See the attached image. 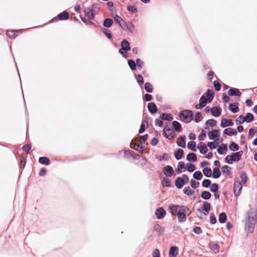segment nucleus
Listing matches in <instances>:
<instances>
[{"instance_id":"f257e3e1","label":"nucleus","mask_w":257,"mask_h":257,"mask_svg":"<svg viewBox=\"0 0 257 257\" xmlns=\"http://www.w3.org/2000/svg\"><path fill=\"white\" fill-rule=\"evenodd\" d=\"M169 210L173 215L177 216L179 222H184L186 216L190 214L189 208L182 205L170 204Z\"/></svg>"},{"instance_id":"f03ea898","label":"nucleus","mask_w":257,"mask_h":257,"mask_svg":"<svg viewBox=\"0 0 257 257\" xmlns=\"http://www.w3.org/2000/svg\"><path fill=\"white\" fill-rule=\"evenodd\" d=\"M214 97V92L208 89L200 98L199 103L195 105V108L199 109L204 107L207 103L210 102Z\"/></svg>"},{"instance_id":"7ed1b4c3","label":"nucleus","mask_w":257,"mask_h":257,"mask_svg":"<svg viewBox=\"0 0 257 257\" xmlns=\"http://www.w3.org/2000/svg\"><path fill=\"white\" fill-rule=\"evenodd\" d=\"M256 218L251 212L247 213V219L246 222L245 230L248 233H252L254 230Z\"/></svg>"},{"instance_id":"20e7f679","label":"nucleus","mask_w":257,"mask_h":257,"mask_svg":"<svg viewBox=\"0 0 257 257\" xmlns=\"http://www.w3.org/2000/svg\"><path fill=\"white\" fill-rule=\"evenodd\" d=\"M179 117L181 120L188 123L193 119V113L191 110H182L180 113Z\"/></svg>"},{"instance_id":"39448f33","label":"nucleus","mask_w":257,"mask_h":257,"mask_svg":"<svg viewBox=\"0 0 257 257\" xmlns=\"http://www.w3.org/2000/svg\"><path fill=\"white\" fill-rule=\"evenodd\" d=\"M242 152L239 151L227 155L225 157V161L228 164H232L233 162H237L240 160Z\"/></svg>"},{"instance_id":"423d86ee","label":"nucleus","mask_w":257,"mask_h":257,"mask_svg":"<svg viewBox=\"0 0 257 257\" xmlns=\"http://www.w3.org/2000/svg\"><path fill=\"white\" fill-rule=\"evenodd\" d=\"M208 136L210 140L218 141L219 140L220 133L217 130H213L208 133Z\"/></svg>"},{"instance_id":"0eeeda50","label":"nucleus","mask_w":257,"mask_h":257,"mask_svg":"<svg viewBox=\"0 0 257 257\" xmlns=\"http://www.w3.org/2000/svg\"><path fill=\"white\" fill-rule=\"evenodd\" d=\"M242 185L241 182H240L239 180H235L234 184V193L236 196L239 195Z\"/></svg>"},{"instance_id":"6e6552de","label":"nucleus","mask_w":257,"mask_h":257,"mask_svg":"<svg viewBox=\"0 0 257 257\" xmlns=\"http://www.w3.org/2000/svg\"><path fill=\"white\" fill-rule=\"evenodd\" d=\"M233 124L232 120L230 119L222 118L221 120L220 126L222 128L233 126Z\"/></svg>"},{"instance_id":"1a4fd4ad","label":"nucleus","mask_w":257,"mask_h":257,"mask_svg":"<svg viewBox=\"0 0 257 257\" xmlns=\"http://www.w3.org/2000/svg\"><path fill=\"white\" fill-rule=\"evenodd\" d=\"M163 172L166 177H171L174 173V170L171 166L167 165L163 168Z\"/></svg>"},{"instance_id":"9d476101","label":"nucleus","mask_w":257,"mask_h":257,"mask_svg":"<svg viewBox=\"0 0 257 257\" xmlns=\"http://www.w3.org/2000/svg\"><path fill=\"white\" fill-rule=\"evenodd\" d=\"M212 115L214 117H218L221 115V108L219 106L213 107L210 109Z\"/></svg>"},{"instance_id":"9b49d317","label":"nucleus","mask_w":257,"mask_h":257,"mask_svg":"<svg viewBox=\"0 0 257 257\" xmlns=\"http://www.w3.org/2000/svg\"><path fill=\"white\" fill-rule=\"evenodd\" d=\"M164 132L165 134V137L171 140L173 139L174 136H173V131L172 129L169 127H165L164 128Z\"/></svg>"},{"instance_id":"f8f14e48","label":"nucleus","mask_w":257,"mask_h":257,"mask_svg":"<svg viewBox=\"0 0 257 257\" xmlns=\"http://www.w3.org/2000/svg\"><path fill=\"white\" fill-rule=\"evenodd\" d=\"M211 205L208 202H204L201 210L203 211L204 215H206L208 214L209 210H210Z\"/></svg>"},{"instance_id":"ddd939ff","label":"nucleus","mask_w":257,"mask_h":257,"mask_svg":"<svg viewBox=\"0 0 257 257\" xmlns=\"http://www.w3.org/2000/svg\"><path fill=\"white\" fill-rule=\"evenodd\" d=\"M237 134L236 130L229 127L223 131V134L229 136H235Z\"/></svg>"},{"instance_id":"4468645a","label":"nucleus","mask_w":257,"mask_h":257,"mask_svg":"<svg viewBox=\"0 0 257 257\" xmlns=\"http://www.w3.org/2000/svg\"><path fill=\"white\" fill-rule=\"evenodd\" d=\"M179 248L177 246H172L169 251V257H176L178 254Z\"/></svg>"},{"instance_id":"2eb2a0df","label":"nucleus","mask_w":257,"mask_h":257,"mask_svg":"<svg viewBox=\"0 0 257 257\" xmlns=\"http://www.w3.org/2000/svg\"><path fill=\"white\" fill-rule=\"evenodd\" d=\"M155 214L158 219H161L165 217L166 211L162 208H159L156 210Z\"/></svg>"},{"instance_id":"dca6fc26","label":"nucleus","mask_w":257,"mask_h":257,"mask_svg":"<svg viewBox=\"0 0 257 257\" xmlns=\"http://www.w3.org/2000/svg\"><path fill=\"white\" fill-rule=\"evenodd\" d=\"M198 149L199 150V152L201 154H205L208 150L207 147L206 145L203 143H200L197 146Z\"/></svg>"},{"instance_id":"f3484780","label":"nucleus","mask_w":257,"mask_h":257,"mask_svg":"<svg viewBox=\"0 0 257 257\" xmlns=\"http://www.w3.org/2000/svg\"><path fill=\"white\" fill-rule=\"evenodd\" d=\"M227 145L224 144H222L221 145H220L217 149V152L220 155L225 154L227 152Z\"/></svg>"},{"instance_id":"a211bd4d","label":"nucleus","mask_w":257,"mask_h":257,"mask_svg":"<svg viewBox=\"0 0 257 257\" xmlns=\"http://www.w3.org/2000/svg\"><path fill=\"white\" fill-rule=\"evenodd\" d=\"M185 184L184 180L181 177H178L176 179L175 181V185L177 188L180 189Z\"/></svg>"},{"instance_id":"6ab92c4d","label":"nucleus","mask_w":257,"mask_h":257,"mask_svg":"<svg viewBox=\"0 0 257 257\" xmlns=\"http://www.w3.org/2000/svg\"><path fill=\"white\" fill-rule=\"evenodd\" d=\"M131 48L128 42L125 40H123L121 42V49L125 51H129Z\"/></svg>"},{"instance_id":"aec40b11","label":"nucleus","mask_w":257,"mask_h":257,"mask_svg":"<svg viewBox=\"0 0 257 257\" xmlns=\"http://www.w3.org/2000/svg\"><path fill=\"white\" fill-rule=\"evenodd\" d=\"M123 29L127 30L131 33H133L135 30V26L133 24L132 22H128L127 23L125 22Z\"/></svg>"},{"instance_id":"412c9836","label":"nucleus","mask_w":257,"mask_h":257,"mask_svg":"<svg viewBox=\"0 0 257 257\" xmlns=\"http://www.w3.org/2000/svg\"><path fill=\"white\" fill-rule=\"evenodd\" d=\"M84 14L88 19L91 20L94 18L93 11L90 8H86L84 10Z\"/></svg>"},{"instance_id":"4be33fe9","label":"nucleus","mask_w":257,"mask_h":257,"mask_svg":"<svg viewBox=\"0 0 257 257\" xmlns=\"http://www.w3.org/2000/svg\"><path fill=\"white\" fill-rule=\"evenodd\" d=\"M238 103H230L229 105V109L233 113H236L239 111Z\"/></svg>"},{"instance_id":"5701e85b","label":"nucleus","mask_w":257,"mask_h":257,"mask_svg":"<svg viewBox=\"0 0 257 257\" xmlns=\"http://www.w3.org/2000/svg\"><path fill=\"white\" fill-rule=\"evenodd\" d=\"M186 170L185 165L183 162H179L178 164L177 169L176 171L178 173H181L184 172Z\"/></svg>"},{"instance_id":"b1692460","label":"nucleus","mask_w":257,"mask_h":257,"mask_svg":"<svg viewBox=\"0 0 257 257\" xmlns=\"http://www.w3.org/2000/svg\"><path fill=\"white\" fill-rule=\"evenodd\" d=\"M185 137H180L177 141V144L178 146L185 148L186 147V142L185 141Z\"/></svg>"},{"instance_id":"393cba45","label":"nucleus","mask_w":257,"mask_h":257,"mask_svg":"<svg viewBox=\"0 0 257 257\" xmlns=\"http://www.w3.org/2000/svg\"><path fill=\"white\" fill-rule=\"evenodd\" d=\"M148 108L149 110L152 113H155L157 112V106L156 104L153 102H150L148 105Z\"/></svg>"},{"instance_id":"a878e982","label":"nucleus","mask_w":257,"mask_h":257,"mask_svg":"<svg viewBox=\"0 0 257 257\" xmlns=\"http://www.w3.org/2000/svg\"><path fill=\"white\" fill-rule=\"evenodd\" d=\"M228 95L230 96H239L241 93L237 88H231L228 91Z\"/></svg>"},{"instance_id":"bb28decb","label":"nucleus","mask_w":257,"mask_h":257,"mask_svg":"<svg viewBox=\"0 0 257 257\" xmlns=\"http://www.w3.org/2000/svg\"><path fill=\"white\" fill-rule=\"evenodd\" d=\"M114 20L122 28H124L125 22L123 21V20L119 16L116 15L114 17Z\"/></svg>"},{"instance_id":"cd10ccee","label":"nucleus","mask_w":257,"mask_h":257,"mask_svg":"<svg viewBox=\"0 0 257 257\" xmlns=\"http://www.w3.org/2000/svg\"><path fill=\"white\" fill-rule=\"evenodd\" d=\"M186 159L190 162H196L197 160L196 155L193 153L188 154Z\"/></svg>"},{"instance_id":"c85d7f7f","label":"nucleus","mask_w":257,"mask_h":257,"mask_svg":"<svg viewBox=\"0 0 257 257\" xmlns=\"http://www.w3.org/2000/svg\"><path fill=\"white\" fill-rule=\"evenodd\" d=\"M183 150L182 149L177 150L175 153V157L177 160L181 159L183 156Z\"/></svg>"},{"instance_id":"c756f323","label":"nucleus","mask_w":257,"mask_h":257,"mask_svg":"<svg viewBox=\"0 0 257 257\" xmlns=\"http://www.w3.org/2000/svg\"><path fill=\"white\" fill-rule=\"evenodd\" d=\"M253 115L250 113H247L245 116H244V120L245 122L249 123L253 119Z\"/></svg>"},{"instance_id":"7c9ffc66","label":"nucleus","mask_w":257,"mask_h":257,"mask_svg":"<svg viewBox=\"0 0 257 257\" xmlns=\"http://www.w3.org/2000/svg\"><path fill=\"white\" fill-rule=\"evenodd\" d=\"M58 17L60 20H67L69 18V14L66 12H63L60 13Z\"/></svg>"},{"instance_id":"2f4dec72","label":"nucleus","mask_w":257,"mask_h":257,"mask_svg":"<svg viewBox=\"0 0 257 257\" xmlns=\"http://www.w3.org/2000/svg\"><path fill=\"white\" fill-rule=\"evenodd\" d=\"M186 169L188 172H192L196 169V167L192 163H187L186 165Z\"/></svg>"},{"instance_id":"473e14b6","label":"nucleus","mask_w":257,"mask_h":257,"mask_svg":"<svg viewBox=\"0 0 257 257\" xmlns=\"http://www.w3.org/2000/svg\"><path fill=\"white\" fill-rule=\"evenodd\" d=\"M203 173L205 175V176L207 177H210L212 174V171L210 168L208 167H206L203 170Z\"/></svg>"},{"instance_id":"72a5a7b5","label":"nucleus","mask_w":257,"mask_h":257,"mask_svg":"<svg viewBox=\"0 0 257 257\" xmlns=\"http://www.w3.org/2000/svg\"><path fill=\"white\" fill-rule=\"evenodd\" d=\"M220 175V171L218 168H215L213 170L212 176L214 178H218Z\"/></svg>"},{"instance_id":"f704fd0d","label":"nucleus","mask_w":257,"mask_h":257,"mask_svg":"<svg viewBox=\"0 0 257 257\" xmlns=\"http://www.w3.org/2000/svg\"><path fill=\"white\" fill-rule=\"evenodd\" d=\"M162 184L166 187H170L171 186L170 180L167 177H163L162 180Z\"/></svg>"},{"instance_id":"c9c22d12","label":"nucleus","mask_w":257,"mask_h":257,"mask_svg":"<svg viewBox=\"0 0 257 257\" xmlns=\"http://www.w3.org/2000/svg\"><path fill=\"white\" fill-rule=\"evenodd\" d=\"M201 196L203 199L207 200L210 198L211 195L209 192L204 191L202 192Z\"/></svg>"},{"instance_id":"e433bc0d","label":"nucleus","mask_w":257,"mask_h":257,"mask_svg":"<svg viewBox=\"0 0 257 257\" xmlns=\"http://www.w3.org/2000/svg\"><path fill=\"white\" fill-rule=\"evenodd\" d=\"M222 172L225 175H228L230 173V168L228 166H224L221 168Z\"/></svg>"},{"instance_id":"4c0bfd02","label":"nucleus","mask_w":257,"mask_h":257,"mask_svg":"<svg viewBox=\"0 0 257 257\" xmlns=\"http://www.w3.org/2000/svg\"><path fill=\"white\" fill-rule=\"evenodd\" d=\"M39 162L40 164L45 165H48L49 164V160L47 157H40L39 159Z\"/></svg>"},{"instance_id":"58836bf2","label":"nucleus","mask_w":257,"mask_h":257,"mask_svg":"<svg viewBox=\"0 0 257 257\" xmlns=\"http://www.w3.org/2000/svg\"><path fill=\"white\" fill-rule=\"evenodd\" d=\"M226 215L225 213H221L219 215V221L221 223H223L226 221Z\"/></svg>"},{"instance_id":"ea45409f","label":"nucleus","mask_w":257,"mask_h":257,"mask_svg":"<svg viewBox=\"0 0 257 257\" xmlns=\"http://www.w3.org/2000/svg\"><path fill=\"white\" fill-rule=\"evenodd\" d=\"M172 124L173 125V127L174 129L177 131V132H180L181 130V126L180 123L177 121H174L172 122Z\"/></svg>"},{"instance_id":"a19ab883","label":"nucleus","mask_w":257,"mask_h":257,"mask_svg":"<svg viewBox=\"0 0 257 257\" xmlns=\"http://www.w3.org/2000/svg\"><path fill=\"white\" fill-rule=\"evenodd\" d=\"M193 177L197 180H201L203 178V175L199 171H196L193 174Z\"/></svg>"},{"instance_id":"79ce46f5","label":"nucleus","mask_w":257,"mask_h":257,"mask_svg":"<svg viewBox=\"0 0 257 257\" xmlns=\"http://www.w3.org/2000/svg\"><path fill=\"white\" fill-rule=\"evenodd\" d=\"M184 193L189 196H191L193 194L194 191L192 190L190 187H185L183 189Z\"/></svg>"},{"instance_id":"37998d69","label":"nucleus","mask_w":257,"mask_h":257,"mask_svg":"<svg viewBox=\"0 0 257 257\" xmlns=\"http://www.w3.org/2000/svg\"><path fill=\"white\" fill-rule=\"evenodd\" d=\"M187 147L189 150L196 151V143L193 141L189 142L187 144Z\"/></svg>"},{"instance_id":"c03bdc74","label":"nucleus","mask_w":257,"mask_h":257,"mask_svg":"<svg viewBox=\"0 0 257 257\" xmlns=\"http://www.w3.org/2000/svg\"><path fill=\"white\" fill-rule=\"evenodd\" d=\"M112 24V20L110 19L107 18L103 22V26L105 27H110Z\"/></svg>"},{"instance_id":"a18cd8bd","label":"nucleus","mask_w":257,"mask_h":257,"mask_svg":"<svg viewBox=\"0 0 257 257\" xmlns=\"http://www.w3.org/2000/svg\"><path fill=\"white\" fill-rule=\"evenodd\" d=\"M157 159L160 161H163V160H168L169 159L168 155L167 153H164L163 155L161 156H157Z\"/></svg>"},{"instance_id":"49530a36","label":"nucleus","mask_w":257,"mask_h":257,"mask_svg":"<svg viewBox=\"0 0 257 257\" xmlns=\"http://www.w3.org/2000/svg\"><path fill=\"white\" fill-rule=\"evenodd\" d=\"M240 180H239L240 182H241V184H244L246 183L247 181V176L246 174L244 173H242L240 175Z\"/></svg>"},{"instance_id":"de8ad7c7","label":"nucleus","mask_w":257,"mask_h":257,"mask_svg":"<svg viewBox=\"0 0 257 257\" xmlns=\"http://www.w3.org/2000/svg\"><path fill=\"white\" fill-rule=\"evenodd\" d=\"M229 149L232 151H237L239 149V147L235 143L231 142L229 146Z\"/></svg>"},{"instance_id":"09e8293b","label":"nucleus","mask_w":257,"mask_h":257,"mask_svg":"<svg viewBox=\"0 0 257 257\" xmlns=\"http://www.w3.org/2000/svg\"><path fill=\"white\" fill-rule=\"evenodd\" d=\"M217 124V122L215 119H208L206 122V124L208 125L211 127L215 126Z\"/></svg>"},{"instance_id":"8fccbe9b","label":"nucleus","mask_w":257,"mask_h":257,"mask_svg":"<svg viewBox=\"0 0 257 257\" xmlns=\"http://www.w3.org/2000/svg\"><path fill=\"white\" fill-rule=\"evenodd\" d=\"M145 89L146 90V91L148 92H152L153 91V86L148 82L146 83L145 85Z\"/></svg>"},{"instance_id":"3c124183","label":"nucleus","mask_w":257,"mask_h":257,"mask_svg":"<svg viewBox=\"0 0 257 257\" xmlns=\"http://www.w3.org/2000/svg\"><path fill=\"white\" fill-rule=\"evenodd\" d=\"M128 65L132 70H134L136 69V64L134 61L132 60H128Z\"/></svg>"},{"instance_id":"603ef678","label":"nucleus","mask_w":257,"mask_h":257,"mask_svg":"<svg viewBox=\"0 0 257 257\" xmlns=\"http://www.w3.org/2000/svg\"><path fill=\"white\" fill-rule=\"evenodd\" d=\"M202 115L200 112H197L194 116V120L196 122H199L202 120Z\"/></svg>"},{"instance_id":"864d4df0","label":"nucleus","mask_w":257,"mask_h":257,"mask_svg":"<svg viewBox=\"0 0 257 257\" xmlns=\"http://www.w3.org/2000/svg\"><path fill=\"white\" fill-rule=\"evenodd\" d=\"M210 189L211 192H216L218 189L217 184L216 183H214L212 184V185H210Z\"/></svg>"},{"instance_id":"5fc2aeb1","label":"nucleus","mask_w":257,"mask_h":257,"mask_svg":"<svg viewBox=\"0 0 257 257\" xmlns=\"http://www.w3.org/2000/svg\"><path fill=\"white\" fill-rule=\"evenodd\" d=\"M161 117L162 119H166L168 120H171L172 119V117L171 116L170 114L167 113L162 114Z\"/></svg>"},{"instance_id":"6e6d98bb","label":"nucleus","mask_w":257,"mask_h":257,"mask_svg":"<svg viewBox=\"0 0 257 257\" xmlns=\"http://www.w3.org/2000/svg\"><path fill=\"white\" fill-rule=\"evenodd\" d=\"M146 125H147V122L144 121L142 123L140 128L139 131L140 134H142L145 131V127H146Z\"/></svg>"},{"instance_id":"4d7b16f0","label":"nucleus","mask_w":257,"mask_h":257,"mask_svg":"<svg viewBox=\"0 0 257 257\" xmlns=\"http://www.w3.org/2000/svg\"><path fill=\"white\" fill-rule=\"evenodd\" d=\"M211 185V181L209 179H205L202 182V185L205 188H207L210 186Z\"/></svg>"},{"instance_id":"13d9d810","label":"nucleus","mask_w":257,"mask_h":257,"mask_svg":"<svg viewBox=\"0 0 257 257\" xmlns=\"http://www.w3.org/2000/svg\"><path fill=\"white\" fill-rule=\"evenodd\" d=\"M127 10L129 12L133 13H136L137 12V9L135 6H131V5L128 6L127 7Z\"/></svg>"},{"instance_id":"bf43d9fd","label":"nucleus","mask_w":257,"mask_h":257,"mask_svg":"<svg viewBox=\"0 0 257 257\" xmlns=\"http://www.w3.org/2000/svg\"><path fill=\"white\" fill-rule=\"evenodd\" d=\"M206 137V133L204 131H202L201 133V134L199 135V136L198 137V139L199 141H202L205 139Z\"/></svg>"},{"instance_id":"052dcab7","label":"nucleus","mask_w":257,"mask_h":257,"mask_svg":"<svg viewBox=\"0 0 257 257\" xmlns=\"http://www.w3.org/2000/svg\"><path fill=\"white\" fill-rule=\"evenodd\" d=\"M20 31H9L7 32V35L8 37L13 38L15 37V34L16 32H18Z\"/></svg>"},{"instance_id":"680f3d73","label":"nucleus","mask_w":257,"mask_h":257,"mask_svg":"<svg viewBox=\"0 0 257 257\" xmlns=\"http://www.w3.org/2000/svg\"><path fill=\"white\" fill-rule=\"evenodd\" d=\"M210 223L212 224H214L216 222V218L214 214L212 213L210 214Z\"/></svg>"},{"instance_id":"e2e57ef3","label":"nucleus","mask_w":257,"mask_h":257,"mask_svg":"<svg viewBox=\"0 0 257 257\" xmlns=\"http://www.w3.org/2000/svg\"><path fill=\"white\" fill-rule=\"evenodd\" d=\"M199 183L195 180L192 179L191 180V186L193 188H196L199 186Z\"/></svg>"},{"instance_id":"0e129e2a","label":"nucleus","mask_w":257,"mask_h":257,"mask_svg":"<svg viewBox=\"0 0 257 257\" xmlns=\"http://www.w3.org/2000/svg\"><path fill=\"white\" fill-rule=\"evenodd\" d=\"M127 51L124 50L119 49L118 52L124 58H127L128 57Z\"/></svg>"},{"instance_id":"69168bd1","label":"nucleus","mask_w":257,"mask_h":257,"mask_svg":"<svg viewBox=\"0 0 257 257\" xmlns=\"http://www.w3.org/2000/svg\"><path fill=\"white\" fill-rule=\"evenodd\" d=\"M236 122L238 124H241L245 122V121L244 120V116L240 115L239 117H238L236 119Z\"/></svg>"},{"instance_id":"338daca9","label":"nucleus","mask_w":257,"mask_h":257,"mask_svg":"<svg viewBox=\"0 0 257 257\" xmlns=\"http://www.w3.org/2000/svg\"><path fill=\"white\" fill-rule=\"evenodd\" d=\"M213 84H214V87L215 89L217 91H219L220 89V87H221V85H220V83L218 81H215L214 82Z\"/></svg>"},{"instance_id":"774afa93","label":"nucleus","mask_w":257,"mask_h":257,"mask_svg":"<svg viewBox=\"0 0 257 257\" xmlns=\"http://www.w3.org/2000/svg\"><path fill=\"white\" fill-rule=\"evenodd\" d=\"M152 255L153 257H160V251L159 249H155L154 250Z\"/></svg>"}]
</instances>
